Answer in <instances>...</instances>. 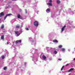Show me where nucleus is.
I'll list each match as a JSON object with an SVG mask.
<instances>
[{"mask_svg": "<svg viewBox=\"0 0 75 75\" xmlns=\"http://www.w3.org/2000/svg\"><path fill=\"white\" fill-rule=\"evenodd\" d=\"M34 25L36 27H38V22L37 21H35L34 23Z\"/></svg>", "mask_w": 75, "mask_h": 75, "instance_id": "1", "label": "nucleus"}, {"mask_svg": "<svg viewBox=\"0 0 75 75\" xmlns=\"http://www.w3.org/2000/svg\"><path fill=\"white\" fill-rule=\"evenodd\" d=\"M11 13L8 14L6 15V16H5L4 18V20H5L6 19V18L8 16H11Z\"/></svg>", "mask_w": 75, "mask_h": 75, "instance_id": "2", "label": "nucleus"}, {"mask_svg": "<svg viewBox=\"0 0 75 75\" xmlns=\"http://www.w3.org/2000/svg\"><path fill=\"white\" fill-rule=\"evenodd\" d=\"M4 16V13L3 12H2L0 13V18L2 17V16Z\"/></svg>", "mask_w": 75, "mask_h": 75, "instance_id": "3", "label": "nucleus"}, {"mask_svg": "<svg viewBox=\"0 0 75 75\" xmlns=\"http://www.w3.org/2000/svg\"><path fill=\"white\" fill-rule=\"evenodd\" d=\"M19 42L20 43H21V40H16L15 42V43H16V44H17Z\"/></svg>", "mask_w": 75, "mask_h": 75, "instance_id": "4", "label": "nucleus"}, {"mask_svg": "<svg viewBox=\"0 0 75 75\" xmlns=\"http://www.w3.org/2000/svg\"><path fill=\"white\" fill-rule=\"evenodd\" d=\"M17 17L18 18H20V19H22L23 18L21 16H20V14H18Z\"/></svg>", "mask_w": 75, "mask_h": 75, "instance_id": "5", "label": "nucleus"}, {"mask_svg": "<svg viewBox=\"0 0 75 75\" xmlns=\"http://www.w3.org/2000/svg\"><path fill=\"white\" fill-rule=\"evenodd\" d=\"M15 34L17 35V36H19L20 35V33L16 31V32H15Z\"/></svg>", "mask_w": 75, "mask_h": 75, "instance_id": "6", "label": "nucleus"}, {"mask_svg": "<svg viewBox=\"0 0 75 75\" xmlns=\"http://www.w3.org/2000/svg\"><path fill=\"white\" fill-rule=\"evenodd\" d=\"M66 27V26L65 25L64 27H63L62 28V31L63 32L64 31V29Z\"/></svg>", "mask_w": 75, "mask_h": 75, "instance_id": "7", "label": "nucleus"}, {"mask_svg": "<svg viewBox=\"0 0 75 75\" xmlns=\"http://www.w3.org/2000/svg\"><path fill=\"white\" fill-rule=\"evenodd\" d=\"M53 42H57H57H58V41H57V40L56 39H55V40H53Z\"/></svg>", "mask_w": 75, "mask_h": 75, "instance_id": "8", "label": "nucleus"}, {"mask_svg": "<svg viewBox=\"0 0 75 75\" xmlns=\"http://www.w3.org/2000/svg\"><path fill=\"white\" fill-rule=\"evenodd\" d=\"M74 68H71L69 70L68 72H71V71H73V70H74Z\"/></svg>", "mask_w": 75, "mask_h": 75, "instance_id": "9", "label": "nucleus"}, {"mask_svg": "<svg viewBox=\"0 0 75 75\" xmlns=\"http://www.w3.org/2000/svg\"><path fill=\"white\" fill-rule=\"evenodd\" d=\"M42 58L43 59H46V57L44 55H43L42 56Z\"/></svg>", "mask_w": 75, "mask_h": 75, "instance_id": "10", "label": "nucleus"}, {"mask_svg": "<svg viewBox=\"0 0 75 75\" xmlns=\"http://www.w3.org/2000/svg\"><path fill=\"white\" fill-rule=\"evenodd\" d=\"M48 4L50 6H52V3H48Z\"/></svg>", "mask_w": 75, "mask_h": 75, "instance_id": "11", "label": "nucleus"}, {"mask_svg": "<svg viewBox=\"0 0 75 75\" xmlns=\"http://www.w3.org/2000/svg\"><path fill=\"white\" fill-rule=\"evenodd\" d=\"M64 66H63L62 67V68L61 69V71H62V70H63V69H64Z\"/></svg>", "mask_w": 75, "mask_h": 75, "instance_id": "12", "label": "nucleus"}, {"mask_svg": "<svg viewBox=\"0 0 75 75\" xmlns=\"http://www.w3.org/2000/svg\"><path fill=\"white\" fill-rule=\"evenodd\" d=\"M16 28H20V26L18 25L16 26Z\"/></svg>", "mask_w": 75, "mask_h": 75, "instance_id": "13", "label": "nucleus"}, {"mask_svg": "<svg viewBox=\"0 0 75 75\" xmlns=\"http://www.w3.org/2000/svg\"><path fill=\"white\" fill-rule=\"evenodd\" d=\"M4 25H2V26L1 27V29H3V28H4Z\"/></svg>", "mask_w": 75, "mask_h": 75, "instance_id": "14", "label": "nucleus"}, {"mask_svg": "<svg viewBox=\"0 0 75 75\" xmlns=\"http://www.w3.org/2000/svg\"><path fill=\"white\" fill-rule=\"evenodd\" d=\"M57 4H59V3H60V1L59 0L57 1Z\"/></svg>", "mask_w": 75, "mask_h": 75, "instance_id": "15", "label": "nucleus"}, {"mask_svg": "<svg viewBox=\"0 0 75 75\" xmlns=\"http://www.w3.org/2000/svg\"><path fill=\"white\" fill-rule=\"evenodd\" d=\"M1 38L2 40H3V39H4V35H2L1 37Z\"/></svg>", "mask_w": 75, "mask_h": 75, "instance_id": "16", "label": "nucleus"}, {"mask_svg": "<svg viewBox=\"0 0 75 75\" xmlns=\"http://www.w3.org/2000/svg\"><path fill=\"white\" fill-rule=\"evenodd\" d=\"M7 69V68L6 67H4V70H6Z\"/></svg>", "mask_w": 75, "mask_h": 75, "instance_id": "17", "label": "nucleus"}, {"mask_svg": "<svg viewBox=\"0 0 75 75\" xmlns=\"http://www.w3.org/2000/svg\"><path fill=\"white\" fill-rule=\"evenodd\" d=\"M59 48H62V45H59Z\"/></svg>", "mask_w": 75, "mask_h": 75, "instance_id": "18", "label": "nucleus"}, {"mask_svg": "<svg viewBox=\"0 0 75 75\" xmlns=\"http://www.w3.org/2000/svg\"><path fill=\"white\" fill-rule=\"evenodd\" d=\"M54 54H57V51H56V50H55L54 51Z\"/></svg>", "mask_w": 75, "mask_h": 75, "instance_id": "19", "label": "nucleus"}, {"mask_svg": "<svg viewBox=\"0 0 75 75\" xmlns=\"http://www.w3.org/2000/svg\"><path fill=\"white\" fill-rule=\"evenodd\" d=\"M50 11V9L48 8L46 10V11Z\"/></svg>", "mask_w": 75, "mask_h": 75, "instance_id": "20", "label": "nucleus"}, {"mask_svg": "<svg viewBox=\"0 0 75 75\" xmlns=\"http://www.w3.org/2000/svg\"><path fill=\"white\" fill-rule=\"evenodd\" d=\"M49 2H50V3H52V0H50L49 1Z\"/></svg>", "mask_w": 75, "mask_h": 75, "instance_id": "21", "label": "nucleus"}, {"mask_svg": "<svg viewBox=\"0 0 75 75\" xmlns=\"http://www.w3.org/2000/svg\"><path fill=\"white\" fill-rule=\"evenodd\" d=\"M62 51H65V49L64 48H62Z\"/></svg>", "mask_w": 75, "mask_h": 75, "instance_id": "22", "label": "nucleus"}, {"mask_svg": "<svg viewBox=\"0 0 75 75\" xmlns=\"http://www.w3.org/2000/svg\"><path fill=\"white\" fill-rule=\"evenodd\" d=\"M4 56H3L2 57V59H4Z\"/></svg>", "mask_w": 75, "mask_h": 75, "instance_id": "23", "label": "nucleus"}, {"mask_svg": "<svg viewBox=\"0 0 75 75\" xmlns=\"http://www.w3.org/2000/svg\"><path fill=\"white\" fill-rule=\"evenodd\" d=\"M26 30H29V29H28V28H26Z\"/></svg>", "mask_w": 75, "mask_h": 75, "instance_id": "24", "label": "nucleus"}, {"mask_svg": "<svg viewBox=\"0 0 75 75\" xmlns=\"http://www.w3.org/2000/svg\"><path fill=\"white\" fill-rule=\"evenodd\" d=\"M59 61H61L62 60V59H58Z\"/></svg>", "mask_w": 75, "mask_h": 75, "instance_id": "25", "label": "nucleus"}, {"mask_svg": "<svg viewBox=\"0 0 75 75\" xmlns=\"http://www.w3.org/2000/svg\"><path fill=\"white\" fill-rule=\"evenodd\" d=\"M25 12L26 14L27 13V10H25Z\"/></svg>", "mask_w": 75, "mask_h": 75, "instance_id": "26", "label": "nucleus"}, {"mask_svg": "<svg viewBox=\"0 0 75 75\" xmlns=\"http://www.w3.org/2000/svg\"><path fill=\"white\" fill-rule=\"evenodd\" d=\"M69 65V64H67L66 65V66H68Z\"/></svg>", "mask_w": 75, "mask_h": 75, "instance_id": "27", "label": "nucleus"}, {"mask_svg": "<svg viewBox=\"0 0 75 75\" xmlns=\"http://www.w3.org/2000/svg\"><path fill=\"white\" fill-rule=\"evenodd\" d=\"M7 44H9V43H8V42H7Z\"/></svg>", "mask_w": 75, "mask_h": 75, "instance_id": "28", "label": "nucleus"}, {"mask_svg": "<svg viewBox=\"0 0 75 75\" xmlns=\"http://www.w3.org/2000/svg\"><path fill=\"white\" fill-rule=\"evenodd\" d=\"M20 11H21V9H20Z\"/></svg>", "mask_w": 75, "mask_h": 75, "instance_id": "29", "label": "nucleus"}, {"mask_svg": "<svg viewBox=\"0 0 75 75\" xmlns=\"http://www.w3.org/2000/svg\"><path fill=\"white\" fill-rule=\"evenodd\" d=\"M12 1H13V0H11Z\"/></svg>", "mask_w": 75, "mask_h": 75, "instance_id": "30", "label": "nucleus"}, {"mask_svg": "<svg viewBox=\"0 0 75 75\" xmlns=\"http://www.w3.org/2000/svg\"><path fill=\"white\" fill-rule=\"evenodd\" d=\"M1 21V19H0V21Z\"/></svg>", "mask_w": 75, "mask_h": 75, "instance_id": "31", "label": "nucleus"}]
</instances>
